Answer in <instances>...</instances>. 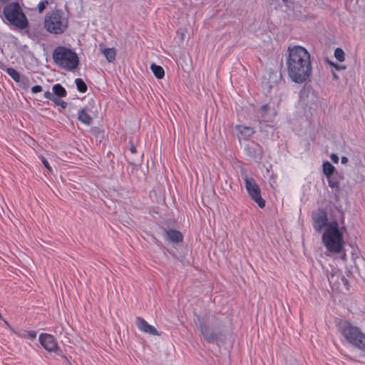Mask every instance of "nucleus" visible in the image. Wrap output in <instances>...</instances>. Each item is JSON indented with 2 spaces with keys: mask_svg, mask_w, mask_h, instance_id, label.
<instances>
[{
  "mask_svg": "<svg viewBox=\"0 0 365 365\" xmlns=\"http://www.w3.org/2000/svg\"><path fill=\"white\" fill-rule=\"evenodd\" d=\"M6 71L14 81L17 83L21 81V74L16 69L13 68H7Z\"/></svg>",
  "mask_w": 365,
  "mask_h": 365,
  "instance_id": "20",
  "label": "nucleus"
},
{
  "mask_svg": "<svg viewBox=\"0 0 365 365\" xmlns=\"http://www.w3.org/2000/svg\"><path fill=\"white\" fill-rule=\"evenodd\" d=\"M53 93L58 97H65L67 93L61 84L57 83L53 86Z\"/></svg>",
  "mask_w": 365,
  "mask_h": 365,
  "instance_id": "19",
  "label": "nucleus"
},
{
  "mask_svg": "<svg viewBox=\"0 0 365 365\" xmlns=\"http://www.w3.org/2000/svg\"><path fill=\"white\" fill-rule=\"evenodd\" d=\"M48 4V1L47 0H45L43 1H41L38 5V10L39 13L43 12V11L45 9L46 5Z\"/></svg>",
  "mask_w": 365,
  "mask_h": 365,
  "instance_id": "28",
  "label": "nucleus"
},
{
  "mask_svg": "<svg viewBox=\"0 0 365 365\" xmlns=\"http://www.w3.org/2000/svg\"><path fill=\"white\" fill-rule=\"evenodd\" d=\"M337 277V278L340 279L342 284L344 285V287L348 289H349V281L348 279L342 275L341 273L333 274L332 277Z\"/></svg>",
  "mask_w": 365,
  "mask_h": 365,
  "instance_id": "25",
  "label": "nucleus"
},
{
  "mask_svg": "<svg viewBox=\"0 0 365 365\" xmlns=\"http://www.w3.org/2000/svg\"><path fill=\"white\" fill-rule=\"evenodd\" d=\"M341 332L348 342L365 352V334L359 327L351 325L348 321H345L341 324Z\"/></svg>",
  "mask_w": 365,
  "mask_h": 365,
  "instance_id": "6",
  "label": "nucleus"
},
{
  "mask_svg": "<svg viewBox=\"0 0 365 365\" xmlns=\"http://www.w3.org/2000/svg\"><path fill=\"white\" fill-rule=\"evenodd\" d=\"M53 102L56 105V106H61V108H65L66 106H67V103L66 102H65L63 100H61L60 98H57L55 96V98H53Z\"/></svg>",
  "mask_w": 365,
  "mask_h": 365,
  "instance_id": "27",
  "label": "nucleus"
},
{
  "mask_svg": "<svg viewBox=\"0 0 365 365\" xmlns=\"http://www.w3.org/2000/svg\"><path fill=\"white\" fill-rule=\"evenodd\" d=\"M269 106H268V104H264L261 106V108L259 109V113H260L261 117L262 118H264V119L266 118L267 113V111L269 110Z\"/></svg>",
  "mask_w": 365,
  "mask_h": 365,
  "instance_id": "26",
  "label": "nucleus"
},
{
  "mask_svg": "<svg viewBox=\"0 0 365 365\" xmlns=\"http://www.w3.org/2000/svg\"><path fill=\"white\" fill-rule=\"evenodd\" d=\"M322 242L328 251L339 253L343 249V233L340 230H325L322 235Z\"/></svg>",
  "mask_w": 365,
  "mask_h": 365,
  "instance_id": "7",
  "label": "nucleus"
},
{
  "mask_svg": "<svg viewBox=\"0 0 365 365\" xmlns=\"http://www.w3.org/2000/svg\"><path fill=\"white\" fill-rule=\"evenodd\" d=\"M245 188L251 197L260 208L265 206V200L261 196V190L255 180L252 178L245 176Z\"/></svg>",
  "mask_w": 365,
  "mask_h": 365,
  "instance_id": "8",
  "label": "nucleus"
},
{
  "mask_svg": "<svg viewBox=\"0 0 365 365\" xmlns=\"http://www.w3.org/2000/svg\"><path fill=\"white\" fill-rule=\"evenodd\" d=\"M91 132L98 138H104V132L99 129L98 128H93L91 129Z\"/></svg>",
  "mask_w": 365,
  "mask_h": 365,
  "instance_id": "24",
  "label": "nucleus"
},
{
  "mask_svg": "<svg viewBox=\"0 0 365 365\" xmlns=\"http://www.w3.org/2000/svg\"><path fill=\"white\" fill-rule=\"evenodd\" d=\"M39 341L41 344L44 347L45 349H46L48 351H53L57 353L58 354H61L66 359V363L68 365H71V362L68 361L66 356L62 354L53 336L48 334H41L39 336Z\"/></svg>",
  "mask_w": 365,
  "mask_h": 365,
  "instance_id": "9",
  "label": "nucleus"
},
{
  "mask_svg": "<svg viewBox=\"0 0 365 365\" xmlns=\"http://www.w3.org/2000/svg\"><path fill=\"white\" fill-rule=\"evenodd\" d=\"M330 158L334 163H338L339 160L338 155L335 153H331L330 155Z\"/></svg>",
  "mask_w": 365,
  "mask_h": 365,
  "instance_id": "33",
  "label": "nucleus"
},
{
  "mask_svg": "<svg viewBox=\"0 0 365 365\" xmlns=\"http://www.w3.org/2000/svg\"><path fill=\"white\" fill-rule=\"evenodd\" d=\"M196 317L201 334L207 342L214 343L221 338L222 333L218 329L220 324L214 316H209L206 319L200 315Z\"/></svg>",
  "mask_w": 365,
  "mask_h": 365,
  "instance_id": "5",
  "label": "nucleus"
},
{
  "mask_svg": "<svg viewBox=\"0 0 365 365\" xmlns=\"http://www.w3.org/2000/svg\"><path fill=\"white\" fill-rule=\"evenodd\" d=\"M167 238L173 242H180L183 240L182 233L175 230H170L166 232Z\"/></svg>",
  "mask_w": 365,
  "mask_h": 365,
  "instance_id": "14",
  "label": "nucleus"
},
{
  "mask_svg": "<svg viewBox=\"0 0 365 365\" xmlns=\"http://www.w3.org/2000/svg\"><path fill=\"white\" fill-rule=\"evenodd\" d=\"M2 320L5 323V325H6L10 329L11 328V325L9 324V323L6 319H3Z\"/></svg>",
  "mask_w": 365,
  "mask_h": 365,
  "instance_id": "38",
  "label": "nucleus"
},
{
  "mask_svg": "<svg viewBox=\"0 0 365 365\" xmlns=\"http://www.w3.org/2000/svg\"><path fill=\"white\" fill-rule=\"evenodd\" d=\"M99 46L101 48V53L105 56L109 62H112L115 60L116 53L114 48H104L103 43H100Z\"/></svg>",
  "mask_w": 365,
  "mask_h": 365,
  "instance_id": "15",
  "label": "nucleus"
},
{
  "mask_svg": "<svg viewBox=\"0 0 365 365\" xmlns=\"http://www.w3.org/2000/svg\"><path fill=\"white\" fill-rule=\"evenodd\" d=\"M135 324L138 328L144 333L154 336H160V333L142 317H136Z\"/></svg>",
  "mask_w": 365,
  "mask_h": 365,
  "instance_id": "11",
  "label": "nucleus"
},
{
  "mask_svg": "<svg viewBox=\"0 0 365 365\" xmlns=\"http://www.w3.org/2000/svg\"><path fill=\"white\" fill-rule=\"evenodd\" d=\"M43 26L51 34H62L68 27V19L61 9H55L46 14Z\"/></svg>",
  "mask_w": 365,
  "mask_h": 365,
  "instance_id": "2",
  "label": "nucleus"
},
{
  "mask_svg": "<svg viewBox=\"0 0 365 365\" xmlns=\"http://www.w3.org/2000/svg\"><path fill=\"white\" fill-rule=\"evenodd\" d=\"M323 173L327 178H329V175L336 173V169L329 161L323 163Z\"/></svg>",
  "mask_w": 365,
  "mask_h": 365,
  "instance_id": "17",
  "label": "nucleus"
},
{
  "mask_svg": "<svg viewBox=\"0 0 365 365\" xmlns=\"http://www.w3.org/2000/svg\"><path fill=\"white\" fill-rule=\"evenodd\" d=\"M150 69L152 70L153 74L155 76V77L158 79H161L165 76V71L164 69L155 63H153L150 66Z\"/></svg>",
  "mask_w": 365,
  "mask_h": 365,
  "instance_id": "18",
  "label": "nucleus"
},
{
  "mask_svg": "<svg viewBox=\"0 0 365 365\" xmlns=\"http://www.w3.org/2000/svg\"><path fill=\"white\" fill-rule=\"evenodd\" d=\"M335 58L340 62H342L345 59L344 51L341 48H336L334 51Z\"/></svg>",
  "mask_w": 365,
  "mask_h": 365,
  "instance_id": "22",
  "label": "nucleus"
},
{
  "mask_svg": "<svg viewBox=\"0 0 365 365\" xmlns=\"http://www.w3.org/2000/svg\"><path fill=\"white\" fill-rule=\"evenodd\" d=\"M44 97L53 101V98H55V96L53 93H51L50 91H46L44 93Z\"/></svg>",
  "mask_w": 365,
  "mask_h": 365,
  "instance_id": "31",
  "label": "nucleus"
},
{
  "mask_svg": "<svg viewBox=\"0 0 365 365\" xmlns=\"http://www.w3.org/2000/svg\"><path fill=\"white\" fill-rule=\"evenodd\" d=\"M27 336L31 339H35L36 336V332L34 331H29L27 332Z\"/></svg>",
  "mask_w": 365,
  "mask_h": 365,
  "instance_id": "34",
  "label": "nucleus"
},
{
  "mask_svg": "<svg viewBox=\"0 0 365 365\" xmlns=\"http://www.w3.org/2000/svg\"><path fill=\"white\" fill-rule=\"evenodd\" d=\"M43 90L42 86H34L31 88V92L34 93L41 92Z\"/></svg>",
  "mask_w": 365,
  "mask_h": 365,
  "instance_id": "29",
  "label": "nucleus"
},
{
  "mask_svg": "<svg viewBox=\"0 0 365 365\" xmlns=\"http://www.w3.org/2000/svg\"><path fill=\"white\" fill-rule=\"evenodd\" d=\"M270 4H272L274 1H277V0H267Z\"/></svg>",
  "mask_w": 365,
  "mask_h": 365,
  "instance_id": "40",
  "label": "nucleus"
},
{
  "mask_svg": "<svg viewBox=\"0 0 365 365\" xmlns=\"http://www.w3.org/2000/svg\"><path fill=\"white\" fill-rule=\"evenodd\" d=\"M4 19L11 25L19 29L29 26V21L19 2L7 4L3 9Z\"/></svg>",
  "mask_w": 365,
  "mask_h": 365,
  "instance_id": "4",
  "label": "nucleus"
},
{
  "mask_svg": "<svg viewBox=\"0 0 365 365\" xmlns=\"http://www.w3.org/2000/svg\"><path fill=\"white\" fill-rule=\"evenodd\" d=\"M326 227H327L326 230H339L338 222L336 220L330 222H329L327 221V225Z\"/></svg>",
  "mask_w": 365,
  "mask_h": 365,
  "instance_id": "23",
  "label": "nucleus"
},
{
  "mask_svg": "<svg viewBox=\"0 0 365 365\" xmlns=\"http://www.w3.org/2000/svg\"><path fill=\"white\" fill-rule=\"evenodd\" d=\"M178 33H180V40L183 41L185 39V33L184 30H181L178 31Z\"/></svg>",
  "mask_w": 365,
  "mask_h": 365,
  "instance_id": "36",
  "label": "nucleus"
},
{
  "mask_svg": "<svg viewBox=\"0 0 365 365\" xmlns=\"http://www.w3.org/2000/svg\"><path fill=\"white\" fill-rule=\"evenodd\" d=\"M287 51L286 66L289 77L296 83H304L312 73L309 53L301 46L289 47Z\"/></svg>",
  "mask_w": 365,
  "mask_h": 365,
  "instance_id": "1",
  "label": "nucleus"
},
{
  "mask_svg": "<svg viewBox=\"0 0 365 365\" xmlns=\"http://www.w3.org/2000/svg\"><path fill=\"white\" fill-rule=\"evenodd\" d=\"M7 1H8V0H0V2H1V3H6Z\"/></svg>",
  "mask_w": 365,
  "mask_h": 365,
  "instance_id": "41",
  "label": "nucleus"
},
{
  "mask_svg": "<svg viewBox=\"0 0 365 365\" xmlns=\"http://www.w3.org/2000/svg\"><path fill=\"white\" fill-rule=\"evenodd\" d=\"M41 161H42L43 164L44 165V166L46 168V169L49 172H51V168L49 165V164H48V161L46 160V159L44 157H43V156H41Z\"/></svg>",
  "mask_w": 365,
  "mask_h": 365,
  "instance_id": "30",
  "label": "nucleus"
},
{
  "mask_svg": "<svg viewBox=\"0 0 365 365\" xmlns=\"http://www.w3.org/2000/svg\"><path fill=\"white\" fill-rule=\"evenodd\" d=\"M332 75L334 79L337 80L339 78L337 74L334 71H332Z\"/></svg>",
  "mask_w": 365,
  "mask_h": 365,
  "instance_id": "39",
  "label": "nucleus"
},
{
  "mask_svg": "<svg viewBox=\"0 0 365 365\" xmlns=\"http://www.w3.org/2000/svg\"><path fill=\"white\" fill-rule=\"evenodd\" d=\"M237 131V137L240 141L247 140L255 133L252 127L237 125L235 126Z\"/></svg>",
  "mask_w": 365,
  "mask_h": 365,
  "instance_id": "12",
  "label": "nucleus"
},
{
  "mask_svg": "<svg viewBox=\"0 0 365 365\" xmlns=\"http://www.w3.org/2000/svg\"><path fill=\"white\" fill-rule=\"evenodd\" d=\"M313 226L316 231L321 232L327 225V213L324 209H318L312 215Z\"/></svg>",
  "mask_w": 365,
  "mask_h": 365,
  "instance_id": "10",
  "label": "nucleus"
},
{
  "mask_svg": "<svg viewBox=\"0 0 365 365\" xmlns=\"http://www.w3.org/2000/svg\"><path fill=\"white\" fill-rule=\"evenodd\" d=\"M328 180V184L330 187L335 190L336 192H339V183L340 181L344 178L343 175L338 172L329 175V178H327Z\"/></svg>",
  "mask_w": 365,
  "mask_h": 365,
  "instance_id": "13",
  "label": "nucleus"
},
{
  "mask_svg": "<svg viewBox=\"0 0 365 365\" xmlns=\"http://www.w3.org/2000/svg\"><path fill=\"white\" fill-rule=\"evenodd\" d=\"M341 163H342V164H346V163H348L349 159H348V158H347V157L343 156V157L341 158Z\"/></svg>",
  "mask_w": 365,
  "mask_h": 365,
  "instance_id": "37",
  "label": "nucleus"
},
{
  "mask_svg": "<svg viewBox=\"0 0 365 365\" xmlns=\"http://www.w3.org/2000/svg\"><path fill=\"white\" fill-rule=\"evenodd\" d=\"M130 153H133V154H135V153H136V152H137V150H136V148H135V146L133 143H131V144H130Z\"/></svg>",
  "mask_w": 365,
  "mask_h": 365,
  "instance_id": "35",
  "label": "nucleus"
},
{
  "mask_svg": "<svg viewBox=\"0 0 365 365\" xmlns=\"http://www.w3.org/2000/svg\"><path fill=\"white\" fill-rule=\"evenodd\" d=\"M331 65H332L333 66H334V68L336 69V70H343V69H345L346 68V66L344 65H339L338 63H331Z\"/></svg>",
  "mask_w": 365,
  "mask_h": 365,
  "instance_id": "32",
  "label": "nucleus"
},
{
  "mask_svg": "<svg viewBox=\"0 0 365 365\" xmlns=\"http://www.w3.org/2000/svg\"><path fill=\"white\" fill-rule=\"evenodd\" d=\"M78 119L86 125H90L93 120L85 109H81L78 111Z\"/></svg>",
  "mask_w": 365,
  "mask_h": 365,
  "instance_id": "16",
  "label": "nucleus"
},
{
  "mask_svg": "<svg viewBox=\"0 0 365 365\" xmlns=\"http://www.w3.org/2000/svg\"><path fill=\"white\" fill-rule=\"evenodd\" d=\"M52 57L58 66L68 71H73L79 64L76 53L65 46H57L53 51Z\"/></svg>",
  "mask_w": 365,
  "mask_h": 365,
  "instance_id": "3",
  "label": "nucleus"
},
{
  "mask_svg": "<svg viewBox=\"0 0 365 365\" xmlns=\"http://www.w3.org/2000/svg\"><path fill=\"white\" fill-rule=\"evenodd\" d=\"M77 89L81 92L85 93L87 91V86L81 78H76L75 81Z\"/></svg>",
  "mask_w": 365,
  "mask_h": 365,
  "instance_id": "21",
  "label": "nucleus"
},
{
  "mask_svg": "<svg viewBox=\"0 0 365 365\" xmlns=\"http://www.w3.org/2000/svg\"><path fill=\"white\" fill-rule=\"evenodd\" d=\"M0 319H3V317L1 314H0Z\"/></svg>",
  "mask_w": 365,
  "mask_h": 365,
  "instance_id": "42",
  "label": "nucleus"
}]
</instances>
